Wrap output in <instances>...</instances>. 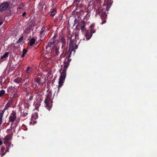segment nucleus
I'll list each match as a JSON object with an SVG mask.
<instances>
[{
	"instance_id": "bb28decb",
	"label": "nucleus",
	"mask_w": 157,
	"mask_h": 157,
	"mask_svg": "<svg viewBox=\"0 0 157 157\" xmlns=\"http://www.w3.org/2000/svg\"><path fill=\"white\" fill-rule=\"evenodd\" d=\"M83 0H75L74 2H76L77 3V2L78 3V2H80L83 1Z\"/></svg>"
},
{
	"instance_id": "a878e982",
	"label": "nucleus",
	"mask_w": 157,
	"mask_h": 157,
	"mask_svg": "<svg viewBox=\"0 0 157 157\" xmlns=\"http://www.w3.org/2000/svg\"><path fill=\"white\" fill-rule=\"evenodd\" d=\"M10 105L9 104V103H8L6 105L5 107H6V108H7H7L10 106Z\"/></svg>"
},
{
	"instance_id": "c85d7f7f",
	"label": "nucleus",
	"mask_w": 157,
	"mask_h": 157,
	"mask_svg": "<svg viewBox=\"0 0 157 157\" xmlns=\"http://www.w3.org/2000/svg\"><path fill=\"white\" fill-rule=\"evenodd\" d=\"M2 144V141L1 140V139H0V145H1Z\"/></svg>"
},
{
	"instance_id": "aec40b11",
	"label": "nucleus",
	"mask_w": 157,
	"mask_h": 157,
	"mask_svg": "<svg viewBox=\"0 0 157 157\" xmlns=\"http://www.w3.org/2000/svg\"><path fill=\"white\" fill-rule=\"evenodd\" d=\"M81 29L82 32H84L85 30V25H83L81 28Z\"/></svg>"
},
{
	"instance_id": "f8f14e48",
	"label": "nucleus",
	"mask_w": 157,
	"mask_h": 157,
	"mask_svg": "<svg viewBox=\"0 0 157 157\" xmlns=\"http://www.w3.org/2000/svg\"><path fill=\"white\" fill-rule=\"evenodd\" d=\"M32 71V69L30 68V67L28 66L27 67L26 70V72L27 74H29Z\"/></svg>"
},
{
	"instance_id": "f03ea898",
	"label": "nucleus",
	"mask_w": 157,
	"mask_h": 157,
	"mask_svg": "<svg viewBox=\"0 0 157 157\" xmlns=\"http://www.w3.org/2000/svg\"><path fill=\"white\" fill-rule=\"evenodd\" d=\"M66 68L65 67H64L63 69H61L60 71L61 75L59 77L58 82L59 84L58 86V90L57 94L59 92L60 88L62 86L64 82V80L66 76Z\"/></svg>"
},
{
	"instance_id": "7ed1b4c3",
	"label": "nucleus",
	"mask_w": 157,
	"mask_h": 157,
	"mask_svg": "<svg viewBox=\"0 0 157 157\" xmlns=\"http://www.w3.org/2000/svg\"><path fill=\"white\" fill-rule=\"evenodd\" d=\"M52 94L50 92L49 94L46 97V98L44 101L45 103V107L48 110H50V109L52 107V98L51 97Z\"/></svg>"
},
{
	"instance_id": "20e7f679",
	"label": "nucleus",
	"mask_w": 157,
	"mask_h": 157,
	"mask_svg": "<svg viewBox=\"0 0 157 157\" xmlns=\"http://www.w3.org/2000/svg\"><path fill=\"white\" fill-rule=\"evenodd\" d=\"M70 49L71 51L74 50V49L78 48V46L76 45V42L75 40H71L70 42Z\"/></svg>"
},
{
	"instance_id": "2eb2a0df",
	"label": "nucleus",
	"mask_w": 157,
	"mask_h": 157,
	"mask_svg": "<svg viewBox=\"0 0 157 157\" xmlns=\"http://www.w3.org/2000/svg\"><path fill=\"white\" fill-rule=\"evenodd\" d=\"M34 82L39 85L40 82V78H36L35 79Z\"/></svg>"
},
{
	"instance_id": "412c9836",
	"label": "nucleus",
	"mask_w": 157,
	"mask_h": 157,
	"mask_svg": "<svg viewBox=\"0 0 157 157\" xmlns=\"http://www.w3.org/2000/svg\"><path fill=\"white\" fill-rule=\"evenodd\" d=\"M3 22V20L2 17L0 16V26L1 25Z\"/></svg>"
},
{
	"instance_id": "4468645a",
	"label": "nucleus",
	"mask_w": 157,
	"mask_h": 157,
	"mask_svg": "<svg viewBox=\"0 0 157 157\" xmlns=\"http://www.w3.org/2000/svg\"><path fill=\"white\" fill-rule=\"evenodd\" d=\"M51 15L52 17L54 16L56 13V10L54 9L51 10Z\"/></svg>"
},
{
	"instance_id": "a211bd4d",
	"label": "nucleus",
	"mask_w": 157,
	"mask_h": 157,
	"mask_svg": "<svg viewBox=\"0 0 157 157\" xmlns=\"http://www.w3.org/2000/svg\"><path fill=\"white\" fill-rule=\"evenodd\" d=\"M5 91L4 90H2L0 91V98L1 97L5 94Z\"/></svg>"
},
{
	"instance_id": "393cba45",
	"label": "nucleus",
	"mask_w": 157,
	"mask_h": 157,
	"mask_svg": "<svg viewBox=\"0 0 157 157\" xmlns=\"http://www.w3.org/2000/svg\"><path fill=\"white\" fill-rule=\"evenodd\" d=\"M33 98V95H31L30 96V98L29 99V100H32Z\"/></svg>"
},
{
	"instance_id": "6ab92c4d",
	"label": "nucleus",
	"mask_w": 157,
	"mask_h": 157,
	"mask_svg": "<svg viewBox=\"0 0 157 157\" xmlns=\"http://www.w3.org/2000/svg\"><path fill=\"white\" fill-rule=\"evenodd\" d=\"M27 51L26 50H25V49H24L23 50V53L21 56L22 57H24L25 54H26L27 53Z\"/></svg>"
},
{
	"instance_id": "5701e85b",
	"label": "nucleus",
	"mask_w": 157,
	"mask_h": 157,
	"mask_svg": "<svg viewBox=\"0 0 157 157\" xmlns=\"http://www.w3.org/2000/svg\"><path fill=\"white\" fill-rule=\"evenodd\" d=\"M14 81L16 82H20V80L19 78L16 79H14Z\"/></svg>"
},
{
	"instance_id": "b1692460",
	"label": "nucleus",
	"mask_w": 157,
	"mask_h": 157,
	"mask_svg": "<svg viewBox=\"0 0 157 157\" xmlns=\"http://www.w3.org/2000/svg\"><path fill=\"white\" fill-rule=\"evenodd\" d=\"M28 114V113L25 112H23V116L24 117H26Z\"/></svg>"
},
{
	"instance_id": "4be33fe9",
	"label": "nucleus",
	"mask_w": 157,
	"mask_h": 157,
	"mask_svg": "<svg viewBox=\"0 0 157 157\" xmlns=\"http://www.w3.org/2000/svg\"><path fill=\"white\" fill-rule=\"evenodd\" d=\"M23 38L22 37H20L18 40L17 41L16 43L17 44H18L20 43L23 40Z\"/></svg>"
},
{
	"instance_id": "cd10ccee",
	"label": "nucleus",
	"mask_w": 157,
	"mask_h": 157,
	"mask_svg": "<svg viewBox=\"0 0 157 157\" xmlns=\"http://www.w3.org/2000/svg\"><path fill=\"white\" fill-rule=\"evenodd\" d=\"M65 62H67V63H68L69 62V59L68 58H66L65 60Z\"/></svg>"
},
{
	"instance_id": "f257e3e1",
	"label": "nucleus",
	"mask_w": 157,
	"mask_h": 157,
	"mask_svg": "<svg viewBox=\"0 0 157 157\" xmlns=\"http://www.w3.org/2000/svg\"><path fill=\"white\" fill-rule=\"evenodd\" d=\"M111 4L109 2H108L106 4L103 5V8L100 7V2L98 0H92L91 1L88 5V9H90L91 8L94 9L97 12L98 10V13H105L106 11H108L109 8L110 7Z\"/></svg>"
},
{
	"instance_id": "423d86ee",
	"label": "nucleus",
	"mask_w": 157,
	"mask_h": 157,
	"mask_svg": "<svg viewBox=\"0 0 157 157\" xmlns=\"http://www.w3.org/2000/svg\"><path fill=\"white\" fill-rule=\"evenodd\" d=\"M16 113L14 111H13L9 117V121L13 122L16 118Z\"/></svg>"
},
{
	"instance_id": "1a4fd4ad",
	"label": "nucleus",
	"mask_w": 157,
	"mask_h": 157,
	"mask_svg": "<svg viewBox=\"0 0 157 157\" xmlns=\"http://www.w3.org/2000/svg\"><path fill=\"white\" fill-rule=\"evenodd\" d=\"M94 25L92 24L90 25V34H92L95 32V30H94Z\"/></svg>"
},
{
	"instance_id": "dca6fc26",
	"label": "nucleus",
	"mask_w": 157,
	"mask_h": 157,
	"mask_svg": "<svg viewBox=\"0 0 157 157\" xmlns=\"http://www.w3.org/2000/svg\"><path fill=\"white\" fill-rule=\"evenodd\" d=\"M35 40L34 38L32 39L30 42V46L33 45L35 43Z\"/></svg>"
},
{
	"instance_id": "72a5a7b5",
	"label": "nucleus",
	"mask_w": 157,
	"mask_h": 157,
	"mask_svg": "<svg viewBox=\"0 0 157 157\" xmlns=\"http://www.w3.org/2000/svg\"><path fill=\"white\" fill-rule=\"evenodd\" d=\"M56 37V36L55 35L54 36L53 38H55Z\"/></svg>"
},
{
	"instance_id": "473e14b6",
	"label": "nucleus",
	"mask_w": 157,
	"mask_h": 157,
	"mask_svg": "<svg viewBox=\"0 0 157 157\" xmlns=\"http://www.w3.org/2000/svg\"><path fill=\"white\" fill-rule=\"evenodd\" d=\"M105 22V21H103L102 22V24H104Z\"/></svg>"
},
{
	"instance_id": "9b49d317",
	"label": "nucleus",
	"mask_w": 157,
	"mask_h": 157,
	"mask_svg": "<svg viewBox=\"0 0 157 157\" xmlns=\"http://www.w3.org/2000/svg\"><path fill=\"white\" fill-rule=\"evenodd\" d=\"M92 35V34H91V35H89V32L88 31H87L85 35V36L86 38V39L87 40H89L90 38L91 37V36Z\"/></svg>"
},
{
	"instance_id": "9d476101",
	"label": "nucleus",
	"mask_w": 157,
	"mask_h": 157,
	"mask_svg": "<svg viewBox=\"0 0 157 157\" xmlns=\"http://www.w3.org/2000/svg\"><path fill=\"white\" fill-rule=\"evenodd\" d=\"M9 54V52L5 53L4 54V55L1 56L0 59L2 60H5L7 57H8Z\"/></svg>"
},
{
	"instance_id": "ddd939ff",
	"label": "nucleus",
	"mask_w": 157,
	"mask_h": 157,
	"mask_svg": "<svg viewBox=\"0 0 157 157\" xmlns=\"http://www.w3.org/2000/svg\"><path fill=\"white\" fill-rule=\"evenodd\" d=\"M6 150L3 148L2 147L1 150L0 154L2 155H4L6 153Z\"/></svg>"
},
{
	"instance_id": "6e6552de",
	"label": "nucleus",
	"mask_w": 157,
	"mask_h": 157,
	"mask_svg": "<svg viewBox=\"0 0 157 157\" xmlns=\"http://www.w3.org/2000/svg\"><path fill=\"white\" fill-rule=\"evenodd\" d=\"M60 42L62 43V48H63L65 47L66 44V40L65 38L63 37H61L60 38Z\"/></svg>"
},
{
	"instance_id": "c756f323",
	"label": "nucleus",
	"mask_w": 157,
	"mask_h": 157,
	"mask_svg": "<svg viewBox=\"0 0 157 157\" xmlns=\"http://www.w3.org/2000/svg\"><path fill=\"white\" fill-rule=\"evenodd\" d=\"M70 36H68V37L69 38L70 40H71V38L72 37V36L71 35H70Z\"/></svg>"
},
{
	"instance_id": "2f4dec72",
	"label": "nucleus",
	"mask_w": 157,
	"mask_h": 157,
	"mask_svg": "<svg viewBox=\"0 0 157 157\" xmlns=\"http://www.w3.org/2000/svg\"><path fill=\"white\" fill-rule=\"evenodd\" d=\"M44 31H41L40 32V34H42L43 33Z\"/></svg>"
},
{
	"instance_id": "0eeeda50",
	"label": "nucleus",
	"mask_w": 157,
	"mask_h": 157,
	"mask_svg": "<svg viewBox=\"0 0 157 157\" xmlns=\"http://www.w3.org/2000/svg\"><path fill=\"white\" fill-rule=\"evenodd\" d=\"M37 118V114L35 113L33 115L32 117L31 121L30 122V124H34L35 123V120Z\"/></svg>"
},
{
	"instance_id": "c9c22d12",
	"label": "nucleus",
	"mask_w": 157,
	"mask_h": 157,
	"mask_svg": "<svg viewBox=\"0 0 157 157\" xmlns=\"http://www.w3.org/2000/svg\"><path fill=\"white\" fill-rule=\"evenodd\" d=\"M62 56H63V55H61V57H62Z\"/></svg>"
},
{
	"instance_id": "7c9ffc66",
	"label": "nucleus",
	"mask_w": 157,
	"mask_h": 157,
	"mask_svg": "<svg viewBox=\"0 0 157 157\" xmlns=\"http://www.w3.org/2000/svg\"><path fill=\"white\" fill-rule=\"evenodd\" d=\"M26 14V12H24L23 13V14H22V15H23V16H24Z\"/></svg>"
},
{
	"instance_id": "f704fd0d",
	"label": "nucleus",
	"mask_w": 157,
	"mask_h": 157,
	"mask_svg": "<svg viewBox=\"0 0 157 157\" xmlns=\"http://www.w3.org/2000/svg\"><path fill=\"white\" fill-rule=\"evenodd\" d=\"M54 43V41H53V42H52V43Z\"/></svg>"
},
{
	"instance_id": "39448f33",
	"label": "nucleus",
	"mask_w": 157,
	"mask_h": 157,
	"mask_svg": "<svg viewBox=\"0 0 157 157\" xmlns=\"http://www.w3.org/2000/svg\"><path fill=\"white\" fill-rule=\"evenodd\" d=\"M9 4L6 2L2 3L0 6V11L2 12L6 10L8 7Z\"/></svg>"
},
{
	"instance_id": "f3484780",
	"label": "nucleus",
	"mask_w": 157,
	"mask_h": 157,
	"mask_svg": "<svg viewBox=\"0 0 157 157\" xmlns=\"http://www.w3.org/2000/svg\"><path fill=\"white\" fill-rule=\"evenodd\" d=\"M6 109H7V108H6V107H5L3 110L0 111V115L3 116L5 111Z\"/></svg>"
}]
</instances>
